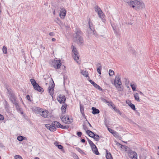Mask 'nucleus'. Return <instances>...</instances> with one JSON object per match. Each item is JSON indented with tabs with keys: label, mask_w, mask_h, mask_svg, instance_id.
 I'll return each mask as SVG.
<instances>
[{
	"label": "nucleus",
	"mask_w": 159,
	"mask_h": 159,
	"mask_svg": "<svg viewBox=\"0 0 159 159\" xmlns=\"http://www.w3.org/2000/svg\"><path fill=\"white\" fill-rule=\"evenodd\" d=\"M126 2L130 7L134 8L136 10L143 8L144 6L142 2L138 0H127Z\"/></svg>",
	"instance_id": "obj_1"
},
{
	"label": "nucleus",
	"mask_w": 159,
	"mask_h": 159,
	"mask_svg": "<svg viewBox=\"0 0 159 159\" xmlns=\"http://www.w3.org/2000/svg\"><path fill=\"white\" fill-rule=\"evenodd\" d=\"M82 32L80 30H77L76 33V35L73 38V41L78 44L81 45L84 42L83 38L81 35Z\"/></svg>",
	"instance_id": "obj_2"
},
{
	"label": "nucleus",
	"mask_w": 159,
	"mask_h": 159,
	"mask_svg": "<svg viewBox=\"0 0 159 159\" xmlns=\"http://www.w3.org/2000/svg\"><path fill=\"white\" fill-rule=\"evenodd\" d=\"M114 84L119 91H122L123 90V88L122 85L120 78L119 75L116 77Z\"/></svg>",
	"instance_id": "obj_3"
},
{
	"label": "nucleus",
	"mask_w": 159,
	"mask_h": 159,
	"mask_svg": "<svg viewBox=\"0 0 159 159\" xmlns=\"http://www.w3.org/2000/svg\"><path fill=\"white\" fill-rule=\"evenodd\" d=\"M35 110L39 111L40 115L44 118H48L51 116L50 113L47 110H43V109L37 107L35 108Z\"/></svg>",
	"instance_id": "obj_4"
},
{
	"label": "nucleus",
	"mask_w": 159,
	"mask_h": 159,
	"mask_svg": "<svg viewBox=\"0 0 159 159\" xmlns=\"http://www.w3.org/2000/svg\"><path fill=\"white\" fill-rule=\"evenodd\" d=\"M72 49V52L73 53V57L75 61H77L79 59V55L76 48L73 45L71 46Z\"/></svg>",
	"instance_id": "obj_5"
},
{
	"label": "nucleus",
	"mask_w": 159,
	"mask_h": 159,
	"mask_svg": "<svg viewBox=\"0 0 159 159\" xmlns=\"http://www.w3.org/2000/svg\"><path fill=\"white\" fill-rule=\"evenodd\" d=\"M86 133L91 137L93 138L95 141H98L99 140V136L97 134H95L92 131L87 130Z\"/></svg>",
	"instance_id": "obj_6"
},
{
	"label": "nucleus",
	"mask_w": 159,
	"mask_h": 159,
	"mask_svg": "<svg viewBox=\"0 0 159 159\" xmlns=\"http://www.w3.org/2000/svg\"><path fill=\"white\" fill-rule=\"evenodd\" d=\"M51 79L52 80V83L49 86L48 91L50 95H51L52 98H53V94L54 93V87L55 84L52 79Z\"/></svg>",
	"instance_id": "obj_7"
},
{
	"label": "nucleus",
	"mask_w": 159,
	"mask_h": 159,
	"mask_svg": "<svg viewBox=\"0 0 159 159\" xmlns=\"http://www.w3.org/2000/svg\"><path fill=\"white\" fill-rule=\"evenodd\" d=\"M62 121L66 124H69L72 122V120H70L68 116H64L61 118Z\"/></svg>",
	"instance_id": "obj_8"
},
{
	"label": "nucleus",
	"mask_w": 159,
	"mask_h": 159,
	"mask_svg": "<svg viewBox=\"0 0 159 159\" xmlns=\"http://www.w3.org/2000/svg\"><path fill=\"white\" fill-rule=\"evenodd\" d=\"M57 100L60 103H64L66 102V98L63 95L60 94L57 98Z\"/></svg>",
	"instance_id": "obj_9"
},
{
	"label": "nucleus",
	"mask_w": 159,
	"mask_h": 159,
	"mask_svg": "<svg viewBox=\"0 0 159 159\" xmlns=\"http://www.w3.org/2000/svg\"><path fill=\"white\" fill-rule=\"evenodd\" d=\"M53 63H54V66L56 69L59 68L61 65V61L59 60H55Z\"/></svg>",
	"instance_id": "obj_10"
},
{
	"label": "nucleus",
	"mask_w": 159,
	"mask_h": 159,
	"mask_svg": "<svg viewBox=\"0 0 159 159\" xmlns=\"http://www.w3.org/2000/svg\"><path fill=\"white\" fill-rule=\"evenodd\" d=\"M33 86L35 90L38 91L41 93H42L44 91L43 89L39 86L37 83L35 84V86L34 85Z\"/></svg>",
	"instance_id": "obj_11"
},
{
	"label": "nucleus",
	"mask_w": 159,
	"mask_h": 159,
	"mask_svg": "<svg viewBox=\"0 0 159 159\" xmlns=\"http://www.w3.org/2000/svg\"><path fill=\"white\" fill-rule=\"evenodd\" d=\"M66 10L64 8L62 9L60 12V16L61 18L63 19L65 16L66 14Z\"/></svg>",
	"instance_id": "obj_12"
},
{
	"label": "nucleus",
	"mask_w": 159,
	"mask_h": 159,
	"mask_svg": "<svg viewBox=\"0 0 159 159\" xmlns=\"http://www.w3.org/2000/svg\"><path fill=\"white\" fill-rule=\"evenodd\" d=\"M89 81L90 83L92 84L93 86L96 89H98L100 91H102V88L98 85L97 84L95 83L94 81H93L92 80H90Z\"/></svg>",
	"instance_id": "obj_13"
},
{
	"label": "nucleus",
	"mask_w": 159,
	"mask_h": 159,
	"mask_svg": "<svg viewBox=\"0 0 159 159\" xmlns=\"http://www.w3.org/2000/svg\"><path fill=\"white\" fill-rule=\"evenodd\" d=\"M52 126H53V127L55 128V129H56V128H59L60 125H61V124L59 122L55 121L52 122Z\"/></svg>",
	"instance_id": "obj_14"
},
{
	"label": "nucleus",
	"mask_w": 159,
	"mask_h": 159,
	"mask_svg": "<svg viewBox=\"0 0 159 159\" xmlns=\"http://www.w3.org/2000/svg\"><path fill=\"white\" fill-rule=\"evenodd\" d=\"M45 127L51 131L54 132L56 130L54 127L52 126V125H51L49 124H47L45 125Z\"/></svg>",
	"instance_id": "obj_15"
},
{
	"label": "nucleus",
	"mask_w": 159,
	"mask_h": 159,
	"mask_svg": "<svg viewBox=\"0 0 159 159\" xmlns=\"http://www.w3.org/2000/svg\"><path fill=\"white\" fill-rule=\"evenodd\" d=\"M10 95V99L12 102H15L16 101V98L13 93H11Z\"/></svg>",
	"instance_id": "obj_16"
},
{
	"label": "nucleus",
	"mask_w": 159,
	"mask_h": 159,
	"mask_svg": "<svg viewBox=\"0 0 159 159\" xmlns=\"http://www.w3.org/2000/svg\"><path fill=\"white\" fill-rule=\"evenodd\" d=\"M84 107L83 105H81V104H80V110L82 116L84 117L85 118H86V116L84 114Z\"/></svg>",
	"instance_id": "obj_17"
},
{
	"label": "nucleus",
	"mask_w": 159,
	"mask_h": 159,
	"mask_svg": "<svg viewBox=\"0 0 159 159\" xmlns=\"http://www.w3.org/2000/svg\"><path fill=\"white\" fill-rule=\"evenodd\" d=\"M91 148L93 152H94L96 155H98L99 153L98 152V149L95 145L94 146L91 147Z\"/></svg>",
	"instance_id": "obj_18"
},
{
	"label": "nucleus",
	"mask_w": 159,
	"mask_h": 159,
	"mask_svg": "<svg viewBox=\"0 0 159 159\" xmlns=\"http://www.w3.org/2000/svg\"><path fill=\"white\" fill-rule=\"evenodd\" d=\"M92 109L93 110L92 113L94 115L98 114L100 112L99 110L96 108L95 107H92Z\"/></svg>",
	"instance_id": "obj_19"
},
{
	"label": "nucleus",
	"mask_w": 159,
	"mask_h": 159,
	"mask_svg": "<svg viewBox=\"0 0 159 159\" xmlns=\"http://www.w3.org/2000/svg\"><path fill=\"white\" fill-rule=\"evenodd\" d=\"M67 106V104H65L64 105H62V106L61 108V110L62 114H65L66 113Z\"/></svg>",
	"instance_id": "obj_20"
},
{
	"label": "nucleus",
	"mask_w": 159,
	"mask_h": 159,
	"mask_svg": "<svg viewBox=\"0 0 159 159\" xmlns=\"http://www.w3.org/2000/svg\"><path fill=\"white\" fill-rule=\"evenodd\" d=\"M118 144L120 146V147L123 149H124L125 151L127 152L129 150L130 148L128 147L123 145L119 143H118Z\"/></svg>",
	"instance_id": "obj_21"
},
{
	"label": "nucleus",
	"mask_w": 159,
	"mask_h": 159,
	"mask_svg": "<svg viewBox=\"0 0 159 159\" xmlns=\"http://www.w3.org/2000/svg\"><path fill=\"white\" fill-rule=\"evenodd\" d=\"M89 25L91 30H94V28L93 27V25L92 22L91 21V20L90 18H89Z\"/></svg>",
	"instance_id": "obj_22"
},
{
	"label": "nucleus",
	"mask_w": 159,
	"mask_h": 159,
	"mask_svg": "<svg viewBox=\"0 0 159 159\" xmlns=\"http://www.w3.org/2000/svg\"><path fill=\"white\" fill-rule=\"evenodd\" d=\"M98 13V15L99 17L102 20H104L103 19L104 17V15L102 11L100 10V11H99Z\"/></svg>",
	"instance_id": "obj_23"
},
{
	"label": "nucleus",
	"mask_w": 159,
	"mask_h": 159,
	"mask_svg": "<svg viewBox=\"0 0 159 159\" xmlns=\"http://www.w3.org/2000/svg\"><path fill=\"white\" fill-rule=\"evenodd\" d=\"M106 157L107 159H113L111 153L110 152L108 153L107 150H106Z\"/></svg>",
	"instance_id": "obj_24"
},
{
	"label": "nucleus",
	"mask_w": 159,
	"mask_h": 159,
	"mask_svg": "<svg viewBox=\"0 0 159 159\" xmlns=\"http://www.w3.org/2000/svg\"><path fill=\"white\" fill-rule=\"evenodd\" d=\"M128 153H129V155H130L131 156H133L135 155L136 156V155L137 153L135 152L132 151L130 149L127 152Z\"/></svg>",
	"instance_id": "obj_25"
},
{
	"label": "nucleus",
	"mask_w": 159,
	"mask_h": 159,
	"mask_svg": "<svg viewBox=\"0 0 159 159\" xmlns=\"http://www.w3.org/2000/svg\"><path fill=\"white\" fill-rule=\"evenodd\" d=\"M26 139V138L25 137L21 136H19L17 137V140L19 141H22L23 140Z\"/></svg>",
	"instance_id": "obj_26"
},
{
	"label": "nucleus",
	"mask_w": 159,
	"mask_h": 159,
	"mask_svg": "<svg viewBox=\"0 0 159 159\" xmlns=\"http://www.w3.org/2000/svg\"><path fill=\"white\" fill-rule=\"evenodd\" d=\"M134 98H135V99L138 102H140V99L139 98V95L138 93H136L134 95Z\"/></svg>",
	"instance_id": "obj_27"
},
{
	"label": "nucleus",
	"mask_w": 159,
	"mask_h": 159,
	"mask_svg": "<svg viewBox=\"0 0 159 159\" xmlns=\"http://www.w3.org/2000/svg\"><path fill=\"white\" fill-rule=\"evenodd\" d=\"M105 124L106 126L107 127L108 130L112 134H113L114 133L115 131L114 130H112V129H111L110 128H108V126L107 124V122L106 120H105Z\"/></svg>",
	"instance_id": "obj_28"
},
{
	"label": "nucleus",
	"mask_w": 159,
	"mask_h": 159,
	"mask_svg": "<svg viewBox=\"0 0 159 159\" xmlns=\"http://www.w3.org/2000/svg\"><path fill=\"white\" fill-rule=\"evenodd\" d=\"M81 73L85 77H88V71L83 70L81 72Z\"/></svg>",
	"instance_id": "obj_29"
},
{
	"label": "nucleus",
	"mask_w": 159,
	"mask_h": 159,
	"mask_svg": "<svg viewBox=\"0 0 159 159\" xmlns=\"http://www.w3.org/2000/svg\"><path fill=\"white\" fill-rule=\"evenodd\" d=\"M86 138L91 147H93V146H94L95 145L87 137Z\"/></svg>",
	"instance_id": "obj_30"
},
{
	"label": "nucleus",
	"mask_w": 159,
	"mask_h": 159,
	"mask_svg": "<svg viewBox=\"0 0 159 159\" xmlns=\"http://www.w3.org/2000/svg\"><path fill=\"white\" fill-rule=\"evenodd\" d=\"M76 150L78 151L80 153H81L82 154H85L84 152L83 151L81 150L80 148L78 147H76Z\"/></svg>",
	"instance_id": "obj_31"
},
{
	"label": "nucleus",
	"mask_w": 159,
	"mask_h": 159,
	"mask_svg": "<svg viewBox=\"0 0 159 159\" xmlns=\"http://www.w3.org/2000/svg\"><path fill=\"white\" fill-rule=\"evenodd\" d=\"M59 128L63 129H67L69 128V126L68 125H63L61 124Z\"/></svg>",
	"instance_id": "obj_32"
},
{
	"label": "nucleus",
	"mask_w": 159,
	"mask_h": 159,
	"mask_svg": "<svg viewBox=\"0 0 159 159\" xmlns=\"http://www.w3.org/2000/svg\"><path fill=\"white\" fill-rule=\"evenodd\" d=\"M130 86L133 91H134L136 90V86L134 84H133L131 83Z\"/></svg>",
	"instance_id": "obj_33"
},
{
	"label": "nucleus",
	"mask_w": 159,
	"mask_h": 159,
	"mask_svg": "<svg viewBox=\"0 0 159 159\" xmlns=\"http://www.w3.org/2000/svg\"><path fill=\"white\" fill-rule=\"evenodd\" d=\"M94 9L95 11L98 13L99 12V11H100V10H101L98 6H96L94 7Z\"/></svg>",
	"instance_id": "obj_34"
},
{
	"label": "nucleus",
	"mask_w": 159,
	"mask_h": 159,
	"mask_svg": "<svg viewBox=\"0 0 159 159\" xmlns=\"http://www.w3.org/2000/svg\"><path fill=\"white\" fill-rule=\"evenodd\" d=\"M30 81L33 86L35 85V84H36V83H37L35 80L33 79H31L30 80Z\"/></svg>",
	"instance_id": "obj_35"
},
{
	"label": "nucleus",
	"mask_w": 159,
	"mask_h": 159,
	"mask_svg": "<svg viewBox=\"0 0 159 159\" xmlns=\"http://www.w3.org/2000/svg\"><path fill=\"white\" fill-rule=\"evenodd\" d=\"M2 51L3 53L4 54H7V48L5 46H3L2 48Z\"/></svg>",
	"instance_id": "obj_36"
},
{
	"label": "nucleus",
	"mask_w": 159,
	"mask_h": 159,
	"mask_svg": "<svg viewBox=\"0 0 159 159\" xmlns=\"http://www.w3.org/2000/svg\"><path fill=\"white\" fill-rule=\"evenodd\" d=\"M129 106L131 108V109L134 110H135L136 108L135 107L134 104L131 103V104H130V105H129Z\"/></svg>",
	"instance_id": "obj_37"
},
{
	"label": "nucleus",
	"mask_w": 159,
	"mask_h": 159,
	"mask_svg": "<svg viewBox=\"0 0 159 159\" xmlns=\"http://www.w3.org/2000/svg\"><path fill=\"white\" fill-rule=\"evenodd\" d=\"M92 31L93 32V34L96 37H98V34L97 32L95 30V29L94 30H92Z\"/></svg>",
	"instance_id": "obj_38"
},
{
	"label": "nucleus",
	"mask_w": 159,
	"mask_h": 159,
	"mask_svg": "<svg viewBox=\"0 0 159 159\" xmlns=\"http://www.w3.org/2000/svg\"><path fill=\"white\" fill-rule=\"evenodd\" d=\"M114 72L113 70H110L109 71V75L112 76L114 75Z\"/></svg>",
	"instance_id": "obj_39"
},
{
	"label": "nucleus",
	"mask_w": 159,
	"mask_h": 159,
	"mask_svg": "<svg viewBox=\"0 0 159 159\" xmlns=\"http://www.w3.org/2000/svg\"><path fill=\"white\" fill-rule=\"evenodd\" d=\"M15 159H23L21 156L19 155H16L15 156Z\"/></svg>",
	"instance_id": "obj_40"
},
{
	"label": "nucleus",
	"mask_w": 159,
	"mask_h": 159,
	"mask_svg": "<svg viewBox=\"0 0 159 159\" xmlns=\"http://www.w3.org/2000/svg\"><path fill=\"white\" fill-rule=\"evenodd\" d=\"M129 157L130 158H132V159H137V154H136V156L134 155L133 156H131L130 155H129Z\"/></svg>",
	"instance_id": "obj_41"
},
{
	"label": "nucleus",
	"mask_w": 159,
	"mask_h": 159,
	"mask_svg": "<svg viewBox=\"0 0 159 159\" xmlns=\"http://www.w3.org/2000/svg\"><path fill=\"white\" fill-rule=\"evenodd\" d=\"M73 157L75 159H79V157L76 154H73Z\"/></svg>",
	"instance_id": "obj_42"
},
{
	"label": "nucleus",
	"mask_w": 159,
	"mask_h": 159,
	"mask_svg": "<svg viewBox=\"0 0 159 159\" xmlns=\"http://www.w3.org/2000/svg\"><path fill=\"white\" fill-rule=\"evenodd\" d=\"M101 67H98L97 70V72L99 75H101Z\"/></svg>",
	"instance_id": "obj_43"
},
{
	"label": "nucleus",
	"mask_w": 159,
	"mask_h": 159,
	"mask_svg": "<svg viewBox=\"0 0 159 159\" xmlns=\"http://www.w3.org/2000/svg\"><path fill=\"white\" fill-rule=\"evenodd\" d=\"M7 90L9 94H11V93H12L11 92V89L10 88V87L8 88V89L7 88Z\"/></svg>",
	"instance_id": "obj_44"
},
{
	"label": "nucleus",
	"mask_w": 159,
	"mask_h": 159,
	"mask_svg": "<svg viewBox=\"0 0 159 159\" xmlns=\"http://www.w3.org/2000/svg\"><path fill=\"white\" fill-rule=\"evenodd\" d=\"M12 103L13 104H14L15 105L16 107H19L18 103L16 102V101H15V102H13Z\"/></svg>",
	"instance_id": "obj_45"
},
{
	"label": "nucleus",
	"mask_w": 159,
	"mask_h": 159,
	"mask_svg": "<svg viewBox=\"0 0 159 159\" xmlns=\"http://www.w3.org/2000/svg\"><path fill=\"white\" fill-rule=\"evenodd\" d=\"M12 103L13 104H14L15 105L16 107H19L18 103L16 102V101H15V102H13Z\"/></svg>",
	"instance_id": "obj_46"
},
{
	"label": "nucleus",
	"mask_w": 159,
	"mask_h": 159,
	"mask_svg": "<svg viewBox=\"0 0 159 159\" xmlns=\"http://www.w3.org/2000/svg\"><path fill=\"white\" fill-rule=\"evenodd\" d=\"M26 98L30 102H31V100H30V97L29 95H26Z\"/></svg>",
	"instance_id": "obj_47"
},
{
	"label": "nucleus",
	"mask_w": 159,
	"mask_h": 159,
	"mask_svg": "<svg viewBox=\"0 0 159 159\" xmlns=\"http://www.w3.org/2000/svg\"><path fill=\"white\" fill-rule=\"evenodd\" d=\"M126 103L129 106V105H130V104H131L132 103L131 102V101L129 100H126Z\"/></svg>",
	"instance_id": "obj_48"
},
{
	"label": "nucleus",
	"mask_w": 159,
	"mask_h": 159,
	"mask_svg": "<svg viewBox=\"0 0 159 159\" xmlns=\"http://www.w3.org/2000/svg\"><path fill=\"white\" fill-rule=\"evenodd\" d=\"M83 129L85 130H87L88 129V128L87 126L85 125H83Z\"/></svg>",
	"instance_id": "obj_49"
},
{
	"label": "nucleus",
	"mask_w": 159,
	"mask_h": 159,
	"mask_svg": "<svg viewBox=\"0 0 159 159\" xmlns=\"http://www.w3.org/2000/svg\"><path fill=\"white\" fill-rule=\"evenodd\" d=\"M82 134V133L81 132L79 131L77 132V135L79 137H80Z\"/></svg>",
	"instance_id": "obj_50"
},
{
	"label": "nucleus",
	"mask_w": 159,
	"mask_h": 159,
	"mask_svg": "<svg viewBox=\"0 0 159 159\" xmlns=\"http://www.w3.org/2000/svg\"><path fill=\"white\" fill-rule=\"evenodd\" d=\"M58 148L60 149H62L63 148V146L61 145H57Z\"/></svg>",
	"instance_id": "obj_51"
},
{
	"label": "nucleus",
	"mask_w": 159,
	"mask_h": 159,
	"mask_svg": "<svg viewBox=\"0 0 159 159\" xmlns=\"http://www.w3.org/2000/svg\"><path fill=\"white\" fill-rule=\"evenodd\" d=\"M115 111L116 112L118 113L120 115H121V113L120 112V111L118 109H117L115 110Z\"/></svg>",
	"instance_id": "obj_52"
},
{
	"label": "nucleus",
	"mask_w": 159,
	"mask_h": 159,
	"mask_svg": "<svg viewBox=\"0 0 159 159\" xmlns=\"http://www.w3.org/2000/svg\"><path fill=\"white\" fill-rule=\"evenodd\" d=\"M3 116L1 114H0V120H3Z\"/></svg>",
	"instance_id": "obj_53"
},
{
	"label": "nucleus",
	"mask_w": 159,
	"mask_h": 159,
	"mask_svg": "<svg viewBox=\"0 0 159 159\" xmlns=\"http://www.w3.org/2000/svg\"><path fill=\"white\" fill-rule=\"evenodd\" d=\"M49 34L50 36H53L55 34L53 32H51L49 33Z\"/></svg>",
	"instance_id": "obj_54"
},
{
	"label": "nucleus",
	"mask_w": 159,
	"mask_h": 159,
	"mask_svg": "<svg viewBox=\"0 0 159 159\" xmlns=\"http://www.w3.org/2000/svg\"><path fill=\"white\" fill-rule=\"evenodd\" d=\"M5 88L7 89H8V88L9 87V86L7 85V84H5Z\"/></svg>",
	"instance_id": "obj_55"
},
{
	"label": "nucleus",
	"mask_w": 159,
	"mask_h": 159,
	"mask_svg": "<svg viewBox=\"0 0 159 159\" xmlns=\"http://www.w3.org/2000/svg\"><path fill=\"white\" fill-rule=\"evenodd\" d=\"M97 66H98V67H101V65L100 63H98L97 64Z\"/></svg>",
	"instance_id": "obj_56"
},
{
	"label": "nucleus",
	"mask_w": 159,
	"mask_h": 159,
	"mask_svg": "<svg viewBox=\"0 0 159 159\" xmlns=\"http://www.w3.org/2000/svg\"><path fill=\"white\" fill-rule=\"evenodd\" d=\"M81 141L82 143H85V139H82Z\"/></svg>",
	"instance_id": "obj_57"
},
{
	"label": "nucleus",
	"mask_w": 159,
	"mask_h": 159,
	"mask_svg": "<svg viewBox=\"0 0 159 159\" xmlns=\"http://www.w3.org/2000/svg\"><path fill=\"white\" fill-rule=\"evenodd\" d=\"M110 103L111 106L113 108V106H114V105L112 104V102H111Z\"/></svg>",
	"instance_id": "obj_58"
},
{
	"label": "nucleus",
	"mask_w": 159,
	"mask_h": 159,
	"mask_svg": "<svg viewBox=\"0 0 159 159\" xmlns=\"http://www.w3.org/2000/svg\"><path fill=\"white\" fill-rule=\"evenodd\" d=\"M52 40L53 42L55 41H56V39L55 38H53L52 39Z\"/></svg>",
	"instance_id": "obj_59"
},
{
	"label": "nucleus",
	"mask_w": 159,
	"mask_h": 159,
	"mask_svg": "<svg viewBox=\"0 0 159 159\" xmlns=\"http://www.w3.org/2000/svg\"><path fill=\"white\" fill-rule=\"evenodd\" d=\"M54 144H55V145L57 146V145H58V143L57 142H56L55 143H54Z\"/></svg>",
	"instance_id": "obj_60"
},
{
	"label": "nucleus",
	"mask_w": 159,
	"mask_h": 159,
	"mask_svg": "<svg viewBox=\"0 0 159 159\" xmlns=\"http://www.w3.org/2000/svg\"><path fill=\"white\" fill-rule=\"evenodd\" d=\"M88 124H89V126L90 127H92L91 125V124L88 121Z\"/></svg>",
	"instance_id": "obj_61"
},
{
	"label": "nucleus",
	"mask_w": 159,
	"mask_h": 159,
	"mask_svg": "<svg viewBox=\"0 0 159 159\" xmlns=\"http://www.w3.org/2000/svg\"><path fill=\"white\" fill-rule=\"evenodd\" d=\"M139 93H140V94L141 95H143V93L141 91H139Z\"/></svg>",
	"instance_id": "obj_62"
},
{
	"label": "nucleus",
	"mask_w": 159,
	"mask_h": 159,
	"mask_svg": "<svg viewBox=\"0 0 159 159\" xmlns=\"http://www.w3.org/2000/svg\"><path fill=\"white\" fill-rule=\"evenodd\" d=\"M113 109H114V110H115H115H116V109H117V108H116V107H113Z\"/></svg>",
	"instance_id": "obj_63"
},
{
	"label": "nucleus",
	"mask_w": 159,
	"mask_h": 159,
	"mask_svg": "<svg viewBox=\"0 0 159 159\" xmlns=\"http://www.w3.org/2000/svg\"><path fill=\"white\" fill-rule=\"evenodd\" d=\"M34 159H39V158L38 157H36Z\"/></svg>",
	"instance_id": "obj_64"
}]
</instances>
